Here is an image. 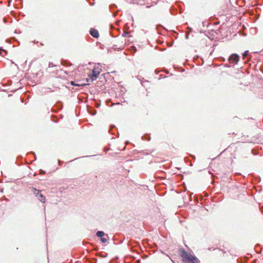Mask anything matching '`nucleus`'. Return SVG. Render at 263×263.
Returning <instances> with one entry per match:
<instances>
[{"label":"nucleus","mask_w":263,"mask_h":263,"mask_svg":"<svg viewBox=\"0 0 263 263\" xmlns=\"http://www.w3.org/2000/svg\"><path fill=\"white\" fill-rule=\"evenodd\" d=\"M179 254L184 263H199L200 261L194 254L188 253L184 249H180Z\"/></svg>","instance_id":"nucleus-1"},{"label":"nucleus","mask_w":263,"mask_h":263,"mask_svg":"<svg viewBox=\"0 0 263 263\" xmlns=\"http://www.w3.org/2000/svg\"><path fill=\"white\" fill-rule=\"evenodd\" d=\"M101 70L98 67H95L93 68L92 73L89 75L90 78L91 79L92 81H94L96 80L98 76L100 73Z\"/></svg>","instance_id":"nucleus-2"},{"label":"nucleus","mask_w":263,"mask_h":263,"mask_svg":"<svg viewBox=\"0 0 263 263\" xmlns=\"http://www.w3.org/2000/svg\"><path fill=\"white\" fill-rule=\"evenodd\" d=\"M239 60V57L237 54H232L229 58L230 63L236 64Z\"/></svg>","instance_id":"nucleus-3"},{"label":"nucleus","mask_w":263,"mask_h":263,"mask_svg":"<svg viewBox=\"0 0 263 263\" xmlns=\"http://www.w3.org/2000/svg\"><path fill=\"white\" fill-rule=\"evenodd\" d=\"M90 34L95 38H98L99 36V33L98 31L94 28H91L90 30Z\"/></svg>","instance_id":"nucleus-4"},{"label":"nucleus","mask_w":263,"mask_h":263,"mask_svg":"<svg viewBox=\"0 0 263 263\" xmlns=\"http://www.w3.org/2000/svg\"><path fill=\"white\" fill-rule=\"evenodd\" d=\"M32 191L36 196H39L41 193V191L36 190L35 188H32Z\"/></svg>","instance_id":"nucleus-5"},{"label":"nucleus","mask_w":263,"mask_h":263,"mask_svg":"<svg viewBox=\"0 0 263 263\" xmlns=\"http://www.w3.org/2000/svg\"><path fill=\"white\" fill-rule=\"evenodd\" d=\"M38 198L41 202L43 203L45 202V197L42 194H40V196H39Z\"/></svg>","instance_id":"nucleus-6"},{"label":"nucleus","mask_w":263,"mask_h":263,"mask_svg":"<svg viewBox=\"0 0 263 263\" xmlns=\"http://www.w3.org/2000/svg\"><path fill=\"white\" fill-rule=\"evenodd\" d=\"M70 83L72 85L78 86H84L86 85V84H85V83H84V84H76V83H74V82L73 81H71Z\"/></svg>","instance_id":"nucleus-7"},{"label":"nucleus","mask_w":263,"mask_h":263,"mask_svg":"<svg viewBox=\"0 0 263 263\" xmlns=\"http://www.w3.org/2000/svg\"><path fill=\"white\" fill-rule=\"evenodd\" d=\"M104 233L103 231H98L97 232V236L99 237H102L104 235Z\"/></svg>","instance_id":"nucleus-8"},{"label":"nucleus","mask_w":263,"mask_h":263,"mask_svg":"<svg viewBox=\"0 0 263 263\" xmlns=\"http://www.w3.org/2000/svg\"><path fill=\"white\" fill-rule=\"evenodd\" d=\"M155 4H156V2H153L152 3V4H151V5H149V6L147 5V6H146V8H150L151 6H154V5H155Z\"/></svg>","instance_id":"nucleus-9"},{"label":"nucleus","mask_w":263,"mask_h":263,"mask_svg":"<svg viewBox=\"0 0 263 263\" xmlns=\"http://www.w3.org/2000/svg\"><path fill=\"white\" fill-rule=\"evenodd\" d=\"M101 241L102 242L105 243V242H106L107 241V239L105 238H104V237H101Z\"/></svg>","instance_id":"nucleus-10"},{"label":"nucleus","mask_w":263,"mask_h":263,"mask_svg":"<svg viewBox=\"0 0 263 263\" xmlns=\"http://www.w3.org/2000/svg\"><path fill=\"white\" fill-rule=\"evenodd\" d=\"M248 51H246L243 54V57L245 58L246 56H247V55L248 54Z\"/></svg>","instance_id":"nucleus-11"},{"label":"nucleus","mask_w":263,"mask_h":263,"mask_svg":"<svg viewBox=\"0 0 263 263\" xmlns=\"http://www.w3.org/2000/svg\"><path fill=\"white\" fill-rule=\"evenodd\" d=\"M2 51L6 52V51L3 49H0V55H2Z\"/></svg>","instance_id":"nucleus-12"},{"label":"nucleus","mask_w":263,"mask_h":263,"mask_svg":"<svg viewBox=\"0 0 263 263\" xmlns=\"http://www.w3.org/2000/svg\"><path fill=\"white\" fill-rule=\"evenodd\" d=\"M133 48L134 49V51H136L137 50L135 47L133 46Z\"/></svg>","instance_id":"nucleus-13"}]
</instances>
